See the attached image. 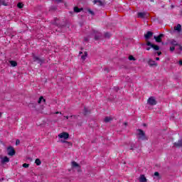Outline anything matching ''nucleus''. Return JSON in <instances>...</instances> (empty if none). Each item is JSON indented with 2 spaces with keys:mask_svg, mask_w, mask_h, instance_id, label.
Listing matches in <instances>:
<instances>
[{
  "mask_svg": "<svg viewBox=\"0 0 182 182\" xmlns=\"http://www.w3.org/2000/svg\"><path fill=\"white\" fill-rule=\"evenodd\" d=\"M58 142L65 143L69 139V133L68 132H61L58 134Z\"/></svg>",
  "mask_w": 182,
  "mask_h": 182,
  "instance_id": "nucleus-1",
  "label": "nucleus"
},
{
  "mask_svg": "<svg viewBox=\"0 0 182 182\" xmlns=\"http://www.w3.org/2000/svg\"><path fill=\"white\" fill-rule=\"evenodd\" d=\"M136 134L140 140H146L147 139L146 134H144V132H143L141 129H138L136 131Z\"/></svg>",
  "mask_w": 182,
  "mask_h": 182,
  "instance_id": "nucleus-2",
  "label": "nucleus"
},
{
  "mask_svg": "<svg viewBox=\"0 0 182 182\" xmlns=\"http://www.w3.org/2000/svg\"><path fill=\"white\" fill-rule=\"evenodd\" d=\"M146 46H150L146 48V50H150V49H154V50H159L160 49V47L159 46H156L153 43H151L150 41H146Z\"/></svg>",
  "mask_w": 182,
  "mask_h": 182,
  "instance_id": "nucleus-3",
  "label": "nucleus"
},
{
  "mask_svg": "<svg viewBox=\"0 0 182 182\" xmlns=\"http://www.w3.org/2000/svg\"><path fill=\"white\" fill-rule=\"evenodd\" d=\"M147 103L151 106H156L157 105V100H156L154 97H150L147 100Z\"/></svg>",
  "mask_w": 182,
  "mask_h": 182,
  "instance_id": "nucleus-4",
  "label": "nucleus"
},
{
  "mask_svg": "<svg viewBox=\"0 0 182 182\" xmlns=\"http://www.w3.org/2000/svg\"><path fill=\"white\" fill-rule=\"evenodd\" d=\"M71 167L74 168V170H77V171H80V165L76 161H73L71 162Z\"/></svg>",
  "mask_w": 182,
  "mask_h": 182,
  "instance_id": "nucleus-5",
  "label": "nucleus"
},
{
  "mask_svg": "<svg viewBox=\"0 0 182 182\" xmlns=\"http://www.w3.org/2000/svg\"><path fill=\"white\" fill-rule=\"evenodd\" d=\"M79 55H80L81 60L82 61L86 60V58H87V52L85 50L80 51Z\"/></svg>",
  "mask_w": 182,
  "mask_h": 182,
  "instance_id": "nucleus-6",
  "label": "nucleus"
},
{
  "mask_svg": "<svg viewBox=\"0 0 182 182\" xmlns=\"http://www.w3.org/2000/svg\"><path fill=\"white\" fill-rule=\"evenodd\" d=\"M7 154L9 156H14L15 154V149L12 146H9L7 148Z\"/></svg>",
  "mask_w": 182,
  "mask_h": 182,
  "instance_id": "nucleus-7",
  "label": "nucleus"
},
{
  "mask_svg": "<svg viewBox=\"0 0 182 182\" xmlns=\"http://www.w3.org/2000/svg\"><path fill=\"white\" fill-rule=\"evenodd\" d=\"M174 146L180 149L182 147V138H181L177 142L174 143Z\"/></svg>",
  "mask_w": 182,
  "mask_h": 182,
  "instance_id": "nucleus-8",
  "label": "nucleus"
},
{
  "mask_svg": "<svg viewBox=\"0 0 182 182\" xmlns=\"http://www.w3.org/2000/svg\"><path fill=\"white\" fill-rule=\"evenodd\" d=\"M1 164H5L6 163H9V158L8 156H4L1 158Z\"/></svg>",
  "mask_w": 182,
  "mask_h": 182,
  "instance_id": "nucleus-9",
  "label": "nucleus"
},
{
  "mask_svg": "<svg viewBox=\"0 0 182 182\" xmlns=\"http://www.w3.org/2000/svg\"><path fill=\"white\" fill-rule=\"evenodd\" d=\"M38 105H45L46 103V100L43 97H40L38 102Z\"/></svg>",
  "mask_w": 182,
  "mask_h": 182,
  "instance_id": "nucleus-10",
  "label": "nucleus"
},
{
  "mask_svg": "<svg viewBox=\"0 0 182 182\" xmlns=\"http://www.w3.org/2000/svg\"><path fill=\"white\" fill-rule=\"evenodd\" d=\"M64 144L65 147H68V149L73 146V144L71 141H68V140L64 142Z\"/></svg>",
  "mask_w": 182,
  "mask_h": 182,
  "instance_id": "nucleus-11",
  "label": "nucleus"
},
{
  "mask_svg": "<svg viewBox=\"0 0 182 182\" xmlns=\"http://www.w3.org/2000/svg\"><path fill=\"white\" fill-rule=\"evenodd\" d=\"M164 35L163 34H160L158 36H154V39L156 41V42H161V38H163Z\"/></svg>",
  "mask_w": 182,
  "mask_h": 182,
  "instance_id": "nucleus-12",
  "label": "nucleus"
},
{
  "mask_svg": "<svg viewBox=\"0 0 182 182\" xmlns=\"http://www.w3.org/2000/svg\"><path fill=\"white\" fill-rule=\"evenodd\" d=\"M151 36H153V33L151 31H148L146 34H145V39H150V38H151Z\"/></svg>",
  "mask_w": 182,
  "mask_h": 182,
  "instance_id": "nucleus-13",
  "label": "nucleus"
},
{
  "mask_svg": "<svg viewBox=\"0 0 182 182\" xmlns=\"http://www.w3.org/2000/svg\"><path fill=\"white\" fill-rule=\"evenodd\" d=\"M174 31L176 32H181V25L178 24L177 26H174Z\"/></svg>",
  "mask_w": 182,
  "mask_h": 182,
  "instance_id": "nucleus-14",
  "label": "nucleus"
},
{
  "mask_svg": "<svg viewBox=\"0 0 182 182\" xmlns=\"http://www.w3.org/2000/svg\"><path fill=\"white\" fill-rule=\"evenodd\" d=\"M139 181L140 182H146L147 178H146V176H144V175H141L139 177Z\"/></svg>",
  "mask_w": 182,
  "mask_h": 182,
  "instance_id": "nucleus-15",
  "label": "nucleus"
},
{
  "mask_svg": "<svg viewBox=\"0 0 182 182\" xmlns=\"http://www.w3.org/2000/svg\"><path fill=\"white\" fill-rule=\"evenodd\" d=\"M64 117L66 118L67 120H70V122H71V121H72V119H75V118H76V116H75V115H73V116H70V117H69V116H65V117Z\"/></svg>",
  "mask_w": 182,
  "mask_h": 182,
  "instance_id": "nucleus-16",
  "label": "nucleus"
},
{
  "mask_svg": "<svg viewBox=\"0 0 182 182\" xmlns=\"http://www.w3.org/2000/svg\"><path fill=\"white\" fill-rule=\"evenodd\" d=\"M10 65L13 67V68H15V66H17L18 65V63H16V61H10Z\"/></svg>",
  "mask_w": 182,
  "mask_h": 182,
  "instance_id": "nucleus-17",
  "label": "nucleus"
},
{
  "mask_svg": "<svg viewBox=\"0 0 182 182\" xmlns=\"http://www.w3.org/2000/svg\"><path fill=\"white\" fill-rule=\"evenodd\" d=\"M112 120V117H106L104 119V122H105V123H109V122H111Z\"/></svg>",
  "mask_w": 182,
  "mask_h": 182,
  "instance_id": "nucleus-18",
  "label": "nucleus"
},
{
  "mask_svg": "<svg viewBox=\"0 0 182 182\" xmlns=\"http://www.w3.org/2000/svg\"><path fill=\"white\" fill-rule=\"evenodd\" d=\"M149 63L151 65V66H157V63L151 60H149Z\"/></svg>",
  "mask_w": 182,
  "mask_h": 182,
  "instance_id": "nucleus-19",
  "label": "nucleus"
},
{
  "mask_svg": "<svg viewBox=\"0 0 182 182\" xmlns=\"http://www.w3.org/2000/svg\"><path fill=\"white\" fill-rule=\"evenodd\" d=\"M35 163H36V166H41V164H42V162L41 161V159H36L35 161Z\"/></svg>",
  "mask_w": 182,
  "mask_h": 182,
  "instance_id": "nucleus-20",
  "label": "nucleus"
},
{
  "mask_svg": "<svg viewBox=\"0 0 182 182\" xmlns=\"http://www.w3.org/2000/svg\"><path fill=\"white\" fill-rule=\"evenodd\" d=\"M94 4H97V5H102L103 2L101 0H94Z\"/></svg>",
  "mask_w": 182,
  "mask_h": 182,
  "instance_id": "nucleus-21",
  "label": "nucleus"
},
{
  "mask_svg": "<svg viewBox=\"0 0 182 182\" xmlns=\"http://www.w3.org/2000/svg\"><path fill=\"white\" fill-rule=\"evenodd\" d=\"M144 16H146V14L145 13H139L138 14V17L139 18H144Z\"/></svg>",
  "mask_w": 182,
  "mask_h": 182,
  "instance_id": "nucleus-22",
  "label": "nucleus"
},
{
  "mask_svg": "<svg viewBox=\"0 0 182 182\" xmlns=\"http://www.w3.org/2000/svg\"><path fill=\"white\" fill-rule=\"evenodd\" d=\"M17 6H18V8H19V9H22V8H23V4H22V3H18V4H17Z\"/></svg>",
  "mask_w": 182,
  "mask_h": 182,
  "instance_id": "nucleus-23",
  "label": "nucleus"
},
{
  "mask_svg": "<svg viewBox=\"0 0 182 182\" xmlns=\"http://www.w3.org/2000/svg\"><path fill=\"white\" fill-rule=\"evenodd\" d=\"M74 11H75V12H80V11H82V9H79L77 7H75L74 8Z\"/></svg>",
  "mask_w": 182,
  "mask_h": 182,
  "instance_id": "nucleus-24",
  "label": "nucleus"
},
{
  "mask_svg": "<svg viewBox=\"0 0 182 182\" xmlns=\"http://www.w3.org/2000/svg\"><path fill=\"white\" fill-rule=\"evenodd\" d=\"M171 45H173V46H177V45H178V43H177V41H173L171 42Z\"/></svg>",
  "mask_w": 182,
  "mask_h": 182,
  "instance_id": "nucleus-25",
  "label": "nucleus"
},
{
  "mask_svg": "<svg viewBox=\"0 0 182 182\" xmlns=\"http://www.w3.org/2000/svg\"><path fill=\"white\" fill-rule=\"evenodd\" d=\"M35 109H36V110H37L38 112H42V110H43V106H42V107H41V109L37 108L36 107H35Z\"/></svg>",
  "mask_w": 182,
  "mask_h": 182,
  "instance_id": "nucleus-26",
  "label": "nucleus"
},
{
  "mask_svg": "<svg viewBox=\"0 0 182 182\" xmlns=\"http://www.w3.org/2000/svg\"><path fill=\"white\" fill-rule=\"evenodd\" d=\"M129 60H136V58L133 55H129Z\"/></svg>",
  "mask_w": 182,
  "mask_h": 182,
  "instance_id": "nucleus-27",
  "label": "nucleus"
},
{
  "mask_svg": "<svg viewBox=\"0 0 182 182\" xmlns=\"http://www.w3.org/2000/svg\"><path fill=\"white\" fill-rule=\"evenodd\" d=\"M23 167H24V168H28V167H29V164H23Z\"/></svg>",
  "mask_w": 182,
  "mask_h": 182,
  "instance_id": "nucleus-28",
  "label": "nucleus"
},
{
  "mask_svg": "<svg viewBox=\"0 0 182 182\" xmlns=\"http://www.w3.org/2000/svg\"><path fill=\"white\" fill-rule=\"evenodd\" d=\"M88 12L89 14H90L91 15H95V13H93V11L90 9H88Z\"/></svg>",
  "mask_w": 182,
  "mask_h": 182,
  "instance_id": "nucleus-29",
  "label": "nucleus"
},
{
  "mask_svg": "<svg viewBox=\"0 0 182 182\" xmlns=\"http://www.w3.org/2000/svg\"><path fill=\"white\" fill-rule=\"evenodd\" d=\"M174 49H176V48H174V46L171 47V48H170L171 52L174 51Z\"/></svg>",
  "mask_w": 182,
  "mask_h": 182,
  "instance_id": "nucleus-30",
  "label": "nucleus"
},
{
  "mask_svg": "<svg viewBox=\"0 0 182 182\" xmlns=\"http://www.w3.org/2000/svg\"><path fill=\"white\" fill-rule=\"evenodd\" d=\"M154 176H155V177H159V176H160V174L159 173V172H155Z\"/></svg>",
  "mask_w": 182,
  "mask_h": 182,
  "instance_id": "nucleus-31",
  "label": "nucleus"
},
{
  "mask_svg": "<svg viewBox=\"0 0 182 182\" xmlns=\"http://www.w3.org/2000/svg\"><path fill=\"white\" fill-rule=\"evenodd\" d=\"M110 36V34L109 33H105V37L109 38Z\"/></svg>",
  "mask_w": 182,
  "mask_h": 182,
  "instance_id": "nucleus-32",
  "label": "nucleus"
},
{
  "mask_svg": "<svg viewBox=\"0 0 182 182\" xmlns=\"http://www.w3.org/2000/svg\"><path fill=\"white\" fill-rule=\"evenodd\" d=\"M178 65H179L180 66H182V60H180L178 61Z\"/></svg>",
  "mask_w": 182,
  "mask_h": 182,
  "instance_id": "nucleus-33",
  "label": "nucleus"
},
{
  "mask_svg": "<svg viewBox=\"0 0 182 182\" xmlns=\"http://www.w3.org/2000/svg\"><path fill=\"white\" fill-rule=\"evenodd\" d=\"M20 143H21V141L19 140H16V146H18V144H19Z\"/></svg>",
  "mask_w": 182,
  "mask_h": 182,
  "instance_id": "nucleus-34",
  "label": "nucleus"
},
{
  "mask_svg": "<svg viewBox=\"0 0 182 182\" xmlns=\"http://www.w3.org/2000/svg\"><path fill=\"white\" fill-rule=\"evenodd\" d=\"M157 55L158 56H160V55H161V52H157Z\"/></svg>",
  "mask_w": 182,
  "mask_h": 182,
  "instance_id": "nucleus-35",
  "label": "nucleus"
},
{
  "mask_svg": "<svg viewBox=\"0 0 182 182\" xmlns=\"http://www.w3.org/2000/svg\"><path fill=\"white\" fill-rule=\"evenodd\" d=\"M85 112H84V114H86L87 112V109L85 108Z\"/></svg>",
  "mask_w": 182,
  "mask_h": 182,
  "instance_id": "nucleus-36",
  "label": "nucleus"
},
{
  "mask_svg": "<svg viewBox=\"0 0 182 182\" xmlns=\"http://www.w3.org/2000/svg\"><path fill=\"white\" fill-rule=\"evenodd\" d=\"M55 2H58V3L62 2V0H55Z\"/></svg>",
  "mask_w": 182,
  "mask_h": 182,
  "instance_id": "nucleus-37",
  "label": "nucleus"
},
{
  "mask_svg": "<svg viewBox=\"0 0 182 182\" xmlns=\"http://www.w3.org/2000/svg\"><path fill=\"white\" fill-rule=\"evenodd\" d=\"M156 60H160V58L159 57L156 58Z\"/></svg>",
  "mask_w": 182,
  "mask_h": 182,
  "instance_id": "nucleus-38",
  "label": "nucleus"
},
{
  "mask_svg": "<svg viewBox=\"0 0 182 182\" xmlns=\"http://www.w3.org/2000/svg\"><path fill=\"white\" fill-rule=\"evenodd\" d=\"M124 126H127V123L124 122Z\"/></svg>",
  "mask_w": 182,
  "mask_h": 182,
  "instance_id": "nucleus-39",
  "label": "nucleus"
},
{
  "mask_svg": "<svg viewBox=\"0 0 182 182\" xmlns=\"http://www.w3.org/2000/svg\"><path fill=\"white\" fill-rule=\"evenodd\" d=\"M55 114H59V112H55Z\"/></svg>",
  "mask_w": 182,
  "mask_h": 182,
  "instance_id": "nucleus-40",
  "label": "nucleus"
},
{
  "mask_svg": "<svg viewBox=\"0 0 182 182\" xmlns=\"http://www.w3.org/2000/svg\"><path fill=\"white\" fill-rule=\"evenodd\" d=\"M1 116H2V113L0 112V117H1Z\"/></svg>",
  "mask_w": 182,
  "mask_h": 182,
  "instance_id": "nucleus-41",
  "label": "nucleus"
},
{
  "mask_svg": "<svg viewBox=\"0 0 182 182\" xmlns=\"http://www.w3.org/2000/svg\"><path fill=\"white\" fill-rule=\"evenodd\" d=\"M0 5H1V1H0Z\"/></svg>",
  "mask_w": 182,
  "mask_h": 182,
  "instance_id": "nucleus-42",
  "label": "nucleus"
}]
</instances>
